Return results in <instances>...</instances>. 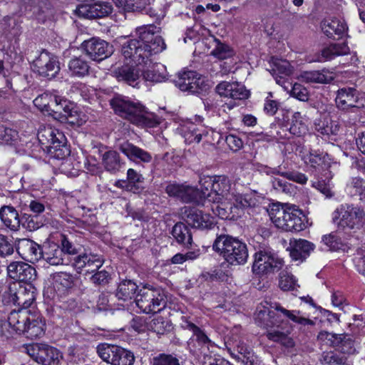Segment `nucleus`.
I'll use <instances>...</instances> for the list:
<instances>
[{
    "label": "nucleus",
    "instance_id": "nucleus-1",
    "mask_svg": "<svg viewBox=\"0 0 365 365\" xmlns=\"http://www.w3.org/2000/svg\"><path fill=\"white\" fill-rule=\"evenodd\" d=\"M160 27L149 24L136 29L138 38L126 39L121 45V54L130 63L148 64L149 58L163 51L165 44L158 35Z\"/></svg>",
    "mask_w": 365,
    "mask_h": 365
},
{
    "label": "nucleus",
    "instance_id": "nucleus-2",
    "mask_svg": "<svg viewBox=\"0 0 365 365\" xmlns=\"http://www.w3.org/2000/svg\"><path fill=\"white\" fill-rule=\"evenodd\" d=\"M58 245L63 256L73 257L71 264L78 273H82L83 271L86 274L92 273L103 264L104 261L100 255L86 252L81 253V247L64 235H61Z\"/></svg>",
    "mask_w": 365,
    "mask_h": 365
},
{
    "label": "nucleus",
    "instance_id": "nucleus-3",
    "mask_svg": "<svg viewBox=\"0 0 365 365\" xmlns=\"http://www.w3.org/2000/svg\"><path fill=\"white\" fill-rule=\"evenodd\" d=\"M212 248L232 265L245 264L249 257L247 245L228 235L217 236Z\"/></svg>",
    "mask_w": 365,
    "mask_h": 365
},
{
    "label": "nucleus",
    "instance_id": "nucleus-4",
    "mask_svg": "<svg viewBox=\"0 0 365 365\" xmlns=\"http://www.w3.org/2000/svg\"><path fill=\"white\" fill-rule=\"evenodd\" d=\"M37 138L43 149L47 151L51 158L60 160L70 155V150L66 143V138L58 130L51 126L41 127L38 129Z\"/></svg>",
    "mask_w": 365,
    "mask_h": 365
},
{
    "label": "nucleus",
    "instance_id": "nucleus-5",
    "mask_svg": "<svg viewBox=\"0 0 365 365\" xmlns=\"http://www.w3.org/2000/svg\"><path fill=\"white\" fill-rule=\"evenodd\" d=\"M260 304L263 309L258 311L256 320L260 321L259 325L265 328L274 325V322L269 319L274 315L273 311L271 310L272 309L280 312L282 317L298 324L302 326L314 325V322L312 320L303 317L299 310H288L282 307L279 303L267 299L262 302Z\"/></svg>",
    "mask_w": 365,
    "mask_h": 365
},
{
    "label": "nucleus",
    "instance_id": "nucleus-6",
    "mask_svg": "<svg viewBox=\"0 0 365 365\" xmlns=\"http://www.w3.org/2000/svg\"><path fill=\"white\" fill-rule=\"evenodd\" d=\"M255 204V200L251 195H242L235 190L232 197L225 203L212 207V210L222 219H233L240 216L244 209L254 206Z\"/></svg>",
    "mask_w": 365,
    "mask_h": 365
},
{
    "label": "nucleus",
    "instance_id": "nucleus-7",
    "mask_svg": "<svg viewBox=\"0 0 365 365\" xmlns=\"http://www.w3.org/2000/svg\"><path fill=\"white\" fill-rule=\"evenodd\" d=\"M135 303L142 312L149 314L161 311L165 307L167 301L162 289L145 285L135 296Z\"/></svg>",
    "mask_w": 365,
    "mask_h": 365
},
{
    "label": "nucleus",
    "instance_id": "nucleus-8",
    "mask_svg": "<svg viewBox=\"0 0 365 365\" xmlns=\"http://www.w3.org/2000/svg\"><path fill=\"white\" fill-rule=\"evenodd\" d=\"M334 218L339 219L338 227L343 230L356 232L362 225L361 220L365 211L360 206L354 204H342L335 211Z\"/></svg>",
    "mask_w": 365,
    "mask_h": 365
},
{
    "label": "nucleus",
    "instance_id": "nucleus-9",
    "mask_svg": "<svg viewBox=\"0 0 365 365\" xmlns=\"http://www.w3.org/2000/svg\"><path fill=\"white\" fill-rule=\"evenodd\" d=\"M96 349L99 357L112 365H132L135 360L133 352L118 346L101 344Z\"/></svg>",
    "mask_w": 365,
    "mask_h": 365
},
{
    "label": "nucleus",
    "instance_id": "nucleus-10",
    "mask_svg": "<svg viewBox=\"0 0 365 365\" xmlns=\"http://www.w3.org/2000/svg\"><path fill=\"white\" fill-rule=\"evenodd\" d=\"M26 352L36 362L41 365H59L61 353L56 348L45 344H30L25 347Z\"/></svg>",
    "mask_w": 365,
    "mask_h": 365
},
{
    "label": "nucleus",
    "instance_id": "nucleus-11",
    "mask_svg": "<svg viewBox=\"0 0 365 365\" xmlns=\"http://www.w3.org/2000/svg\"><path fill=\"white\" fill-rule=\"evenodd\" d=\"M252 272L259 275L273 273L280 270L284 261L269 250H259L254 255Z\"/></svg>",
    "mask_w": 365,
    "mask_h": 365
},
{
    "label": "nucleus",
    "instance_id": "nucleus-12",
    "mask_svg": "<svg viewBox=\"0 0 365 365\" xmlns=\"http://www.w3.org/2000/svg\"><path fill=\"white\" fill-rule=\"evenodd\" d=\"M335 103L339 110L345 112H355L365 106L359 91L351 87L339 88L336 93Z\"/></svg>",
    "mask_w": 365,
    "mask_h": 365
},
{
    "label": "nucleus",
    "instance_id": "nucleus-13",
    "mask_svg": "<svg viewBox=\"0 0 365 365\" xmlns=\"http://www.w3.org/2000/svg\"><path fill=\"white\" fill-rule=\"evenodd\" d=\"M182 220L192 228L211 230L215 226V219L195 207L185 206L181 209Z\"/></svg>",
    "mask_w": 365,
    "mask_h": 365
},
{
    "label": "nucleus",
    "instance_id": "nucleus-14",
    "mask_svg": "<svg viewBox=\"0 0 365 365\" xmlns=\"http://www.w3.org/2000/svg\"><path fill=\"white\" fill-rule=\"evenodd\" d=\"M235 189L232 188L231 181L226 175H215L214 182L211 191L207 195V200L218 205L219 204L225 203L230 197H232V191Z\"/></svg>",
    "mask_w": 365,
    "mask_h": 365
},
{
    "label": "nucleus",
    "instance_id": "nucleus-15",
    "mask_svg": "<svg viewBox=\"0 0 365 365\" xmlns=\"http://www.w3.org/2000/svg\"><path fill=\"white\" fill-rule=\"evenodd\" d=\"M81 48L88 57L96 61H101L113 53V46L98 38L84 41L81 44Z\"/></svg>",
    "mask_w": 365,
    "mask_h": 365
},
{
    "label": "nucleus",
    "instance_id": "nucleus-16",
    "mask_svg": "<svg viewBox=\"0 0 365 365\" xmlns=\"http://www.w3.org/2000/svg\"><path fill=\"white\" fill-rule=\"evenodd\" d=\"M115 113L133 123L137 114L140 113L143 105L134 102L130 98L121 95L115 96L110 101Z\"/></svg>",
    "mask_w": 365,
    "mask_h": 365
},
{
    "label": "nucleus",
    "instance_id": "nucleus-17",
    "mask_svg": "<svg viewBox=\"0 0 365 365\" xmlns=\"http://www.w3.org/2000/svg\"><path fill=\"white\" fill-rule=\"evenodd\" d=\"M174 83L181 91L192 93H200L205 86L204 78L193 71L179 73Z\"/></svg>",
    "mask_w": 365,
    "mask_h": 365
},
{
    "label": "nucleus",
    "instance_id": "nucleus-18",
    "mask_svg": "<svg viewBox=\"0 0 365 365\" xmlns=\"http://www.w3.org/2000/svg\"><path fill=\"white\" fill-rule=\"evenodd\" d=\"M10 300L15 304L28 309L36 300V288L31 283L25 284H19V287L16 284L11 287Z\"/></svg>",
    "mask_w": 365,
    "mask_h": 365
},
{
    "label": "nucleus",
    "instance_id": "nucleus-19",
    "mask_svg": "<svg viewBox=\"0 0 365 365\" xmlns=\"http://www.w3.org/2000/svg\"><path fill=\"white\" fill-rule=\"evenodd\" d=\"M34 67L41 76L51 78L60 71L56 58L47 51H43L34 61Z\"/></svg>",
    "mask_w": 365,
    "mask_h": 365
},
{
    "label": "nucleus",
    "instance_id": "nucleus-20",
    "mask_svg": "<svg viewBox=\"0 0 365 365\" xmlns=\"http://www.w3.org/2000/svg\"><path fill=\"white\" fill-rule=\"evenodd\" d=\"M8 276L20 282L31 283L36 277V271L24 262H12L7 266Z\"/></svg>",
    "mask_w": 365,
    "mask_h": 365
},
{
    "label": "nucleus",
    "instance_id": "nucleus-21",
    "mask_svg": "<svg viewBox=\"0 0 365 365\" xmlns=\"http://www.w3.org/2000/svg\"><path fill=\"white\" fill-rule=\"evenodd\" d=\"M16 250L23 259L31 263H35L42 257V247L30 239H19Z\"/></svg>",
    "mask_w": 365,
    "mask_h": 365
},
{
    "label": "nucleus",
    "instance_id": "nucleus-22",
    "mask_svg": "<svg viewBox=\"0 0 365 365\" xmlns=\"http://www.w3.org/2000/svg\"><path fill=\"white\" fill-rule=\"evenodd\" d=\"M215 90L220 96L233 100H245L250 96V91L245 86L237 81H222L216 86Z\"/></svg>",
    "mask_w": 365,
    "mask_h": 365
},
{
    "label": "nucleus",
    "instance_id": "nucleus-23",
    "mask_svg": "<svg viewBox=\"0 0 365 365\" xmlns=\"http://www.w3.org/2000/svg\"><path fill=\"white\" fill-rule=\"evenodd\" d=\"M165 192L169 196L177 197L184 202H197L199 195V189L177 183L168 185Z\"/></svg>",
    "mask_w": 365,
    "mask_h": 365
},
{
    "label": "nucleus",
    "instance_id": "nucleus-24",
    "mask_svg": "<svg viewBox=\"0 0 365 365\" xmlns=\"http://www.w3.org/2000/svg\"><path fill=\"white\" fill-rule=\"evenodd\" d=\"M322 30L329 38H342L348 31V26L341 19L332 18L324 20L321 24Z\"/></svg>",
    "mask_w": 365,
    "mask_h": 365
},
{
    "label": "nucleus",
    "instance_id": "nucleus-25",
    "mask_svg": "<svg viewBox=\"0 0 365 365\" xmlns=\"http://www.w3.org/2000/svg\"><path fill=\"white\" fill-rule=\"evenodd\" d=\"M182 136L187 144L199 143L203 138H207L210 130L203 125L187 123L180 128Z\"/></svg>",
    "mask_w": 365,
    "mask_h": 365
},
{
    "label": "nucleus",
    "instance_id": "nucleus-26",
    "mask_svg": "<svg viewBox=\"0 0 365 365\" xmlns=\"http://www.w3.org/2000/svg\"><path fill=\"white\" fill-rule=\"evenodd\" d=\"M314 245L304 239H291L287 250L294 260H304L314 250Z\"/></svg>",
    "mask_w": 365,
    "mask_h": 365
},
{
    "label": "nucleus",
    "instance_id": "nucleus-27",
    "mask_svg": "<svg viewBox=\"0 0 365 365\" xmlns=\"http://www.w3.org/2000/svg\"><path fill=\"white\" fill-rule=\"evenodd\" d=\"M143 69L140 70L141 76L146 81L160 83L166 78L165 67L158 63H153L150 59L148 64H143Z\"/></svg>",
    "mask_w": 365,
    "mask_h": 365
},
{
    "label": "nucleus",
    "instance_id": "nucleus-28",
    "mask_svg": "<svg viewBox=\"0 0 365 365\" xmlns=\"http://www.w3.org/2000/svg\"><path fill=\"white\" fill-rule=\"evenodd\" d=\"M31 317L30 311L25 308L11 311L8 317L10 328L14 329L16 334H24Z\"/></svg>",
    "mask_w": 365,
    "mask_h": 365
},
{
    "label": "nucleus",
    "instance_id": "nucleus-29",
    "mask_svg": "<svg viewBox=\"0 0 365 365\" xmlns=\"http://www.w3.org/2000/svg\"><path fill=\"white\" fill-rule=\"evenodd\" d=\"M0 220L2 224L12 232L19 231L21 219L16 209L11 205H3L0 208Z\"/></svg>",
    "mask_w": 365,
    "mask_h": 365
},
{
    "label": "nucleus",
    "instance_id": "nucleus-30",
    "mask_svg": "<svg viewBox=\"0 0 365 365\" xmlns=\"http://www.w3.org/2000/svg\"><path fill=\"white\" fill-rule=\"evenodd\" d=\"M290 206L287 205L273 204L268 210L269 216L274 225L285 230L287 224L290 218Z\"/></svg>",
    "mask_w": 365,
    "mask_h": 365
},
{
    "label": "nucleus",
    "instance_id": "nucleus-31",
    "mask_svg": "<svg viewBox=\"0 0 365 365\" xmlns=\"http://www.w3.org/2000/svg\"><path fill=\"white\" fill-rule=\"evenodd\" d=\"M41 259L48 264L57 266L64 264L63 255L60 246L54 242L43 245L42 247Z\"/></svg>",
    "mask_w": 365,
    "mask_h": 365
},
{
    "label": "nucleus",
    "instance_id": "nucleus-32",
    "mask_svg": "<svg viewBox=\"0 0 365 365\" xmlns=\"http://www.w3.org/2000/svg\"><path fill=\"white\" fill-rule=\"evenodd\" d=\"M102 165L104 169L110 174H115L121 170L125 162L121 159L120 154L113 150H108L102 154Z\"/></svg>",
    "mask_w": 365,
    "mask_h": 365
},
{
    "label": "nucleus",
    "instance_id": "nucleus-33",
    "mask_svg": "<svg viewBox=\"0 0 365 365\" xmlns=\"http://www.w3.org/2000/svg\"><path fill=\"white\" fill-rule=\"evenodd\" d=\"M119 149L131 160H139L147 163H150L152 160L150 153L128 141L121 143Z\"/></svg>",
    "mask_w": 365,
    "mask_h": 365
},
{
    "label": "nucleus",
    "instance_id": "nucleus-34",
    "mask_svg": "<svg viewBox=\"0 0 365 365\" xmlns=\"http://www.w3.org/2000/svg\"><path fill=\"white\" fill-rule=\"evenodd\" d=\"M171 235L176 242L185 248L192 244V236L190 229L184 222L176 223L172 229Z\"/></svg>",
    "mask_w": 365,
    "mask_h": 365
},
{
    "label": "nucleus",
    "instance_id": "nucleus-35",
    "mask_svg": "<svg viewBox=\"0 0 365 365\" xmlns=\"http://www.w3.org/2000/svg\"><path fill=\"white\" fill-rule=\"evenodd\" d=\"M140 68L134 66H124L115 71V75L118 81H123L133 87L138 85V80L140 77Z\"/></svg>",
    "mask_w": 365,
    "mask_h": 365
},
{
    "label": "nucleus",
    "instance_id": "nucleus-36",
    "mask_svg": "<svg viewBox=\"0 0 365 365\" xmlns=\"http://www.w3.org/2000/svg\"><path fill=\"white\" fill-rule=\"evenodd\" d=\"M314 128L319 134L327 137L336 135L340 129L339 123L329 116L317 119L314 123Z\"/></svg>",
    "mask_w": 365,
    "mask_h": 365
},
{
    "label": "nucleus",
    "instance_id": "nucleus-37",
    "mask_svg": "<svg viewBox=\"0 0 365 365\" xmlns=\"http://www.w3.org/2000/svg\"><path fill=\"white\" fill-rule=\"evenodd\" d=\"M290 218L285 228L286 232H300L305 229V216L296 205H290Z\"/></svg>",
    "mask_w": 365,
    "mask_h": 365
},
{
    "label": "nucleus",
    "instance_id": "nucleus-38",
    "mask_svg": "<svg viewBox=\"0 0 365 365\" xmlns=\"http://www.w3.org/2000/svg\"><path fill=\"white\" fill-rule=\"evenodd\" d=\"M349 53V48L347 44L334 43L324 48L321 51V56L317 61H325L331 60L336 56L346 55Z\"/></svg>",
    "mask_w": 365,
    "mask_h": 365
},
{
    "label": "nucleus",
    "instance_id": "nucleus-39",
    "mask_svg": "<svg viewBox=\"0 0 365 365\" xmlns=\"http://www.w3.org/2000/svg\"><path fill=\"white\" fill-rule=\"evenodd\" d=\"M302 81L306 83H329L333 81L331 73L327 70L304 71L300 74Z\"/></svg>",
    "mask_w": 365,
    "mask_h": 365
},
{
    "label": "nucleus",
    "instance_id": "nucleus-40",
    "mask_svg": "<svg viewBox=\"0 0 365 365\" xmlns=\"http://www.w3.org/2000/svg\"><path fill=\"white\" fill-rule=\"evenodd\" d=\"M186 328L192 332L193 340L203 349V354L206 353L205 349L209 350L214 345L205 332L192 322H187Z\"/></svg>",
    "mask_w": 365,
    "mask_h": 365
},
{
    "label": "nucleus",
    "instance_id": "nucleus-41",
    "mask_svg": "<svg viewBox=\"0 0 365 365\" xmlns=\"http://www.w3.org/2000/svg\"><path fill=\"white\" fill-rule=\"evenodd\" d=\"M45 323L41 318L35 317L31 315L29 322L26 325V329L24 332L27 338L34 339L42 336L45 333Z\"/></svg>",
    "mask_w": 365,
    "mask_h": 365
},
{
    "label": "nucleus",
    "instance_id": "nucleus-42",
    "mask_svg": "<svg viewBox=\"0 0 365 365\" xmlns=\"http://www.w3.org/2000/svg\"><path fill=\"white\" fill-rule=\"evenodd\" d=\"M68 69L71 76L82 78L88 75L90 66L82 56H75L70 60Z\"/></svg>",
    "mask_w": 365,
    "mask_h": 365
},
{
    "label": "nucleus",
    "instance_id": "nucleus-43",
    "mask_svg": "<svg viewBox=\"0 0 365 365\" xmlns=\"http://www.w3.org/2000/svg\"><path fill=\"white\" fill-rule=\"evenodd\" d=\"M137 289L138 285L133 281L123 280L118 284L115 296L118 299L127 301L135 296Z\"/></svg>",
    "mask_w": 365,
    "mask_h": 365
},
{
    "label": "nucleus",
    "instance_id": "nucleus-44",
    "mask_svg": "<svg viewBox=\"0 0 365 365\" xmlns=\"http://www.w3.org/2000/svg\"><path fill=\"white\" fill-rule=\"evenodd\" d=\"M284 127L286 128L285 131H288L289 135L298 137L304 136L308 133V127L304 122L299 112L294 113L290 126L289 128H287V126ZM282 129L284 131L283 128H282Z\"/></svg>",
    "mask_w": 365,
    "mask_h": 365
},
{
    "label": "nucleus",
    "instance_id": "nucleus-45",
    "mask_svg": "<svg viewBox=\"0 0 365 365\" xmlns=\"http://www.w3.org/2000/svg\"><path fill=\"white\" fill-rule=\"evenodd\" d=\"M151 0H113L115 4L128 12H140L146 9Z\"/></svg>",
    "mask_w": 365,
    "mask_h": 365
},
{
    "label": "nucleus",
    "instance_id": "nucleus-46",
    "mask_svg": "<svg viewBox=\"0 0 365 365\" xmlns=\"http://www.w3.org/2000/svg\"><path fill=\"white\" fill-rule=\"evenodd\" d=\"M237 352L235 358L245 365H261L262 361L245 344L237 345Z\"/></svg>",
    "mask_w": 365,
    "mask_h": 365
},
{
    "label": "nucleus",
    "instance_id": "nucleus-47",
    "mask_svg": "<svg viewBox=\"0 0 365 365\" xmlns=\"http://www.w3.org/2000/svg\"><path fill=\"white\" fill-rule=\"evenodd\" d=\"M139 113L134 118L133 123L148 128H155L159 125L160 122L158 118L153 113H148L143 106Z\"/></svg>",
    "mask_w": 365,
    "mask_h": 365
},
{
    "label": "nucleus",
    "instance_id": "nucleus-48",
    "mask_svg": "<svg viewBox=\"0 0 365 365\" xmlns=\"http://www.w3.org/2000/svg\"><path fill=\"white\" fill-rule=\"evenodd\" d=\"M319 360L322 365H349L344 354L334 351H324Z\"/></svg>",
    "mask_w": 365,
    "mask_h": 365
},
{
    "label": "nucleus",
    "instance_id": "nucleus-49",
    "mask_svg": "<svg viewBox=\"0 0 365 365\" xmlns=\"http://www.w3.org/2000/svg\"><path fill=\"white\" fill-rule=\"evenodd\" d=\"M271 73L272 76H289L292 73L291 66L288 61L277 58L271 59Z\"/></svg>",
    "mask_w": 365,
    "mask_h": 365
},
{
    "label": "nucleus",
    "instance_id": "nucleus-50",
    "mask_svg": "<svg viewBox=\"0 0 365 365\" xmlns=\"http://www.w3.org/2000/svg\"><path fill=\"white\" fill-rule=\"evenodd\" d=\"M267 336L269 340L279 342L287 348H292L295 345V342L292 337L287 334L279 330L268 331Z\"/></svg>",
    "mask_w": 365,
    "mask_h": 365
},
{
    "label": "nucleus",
    "instance_id": "nucleus-51",
    "mask_svg": "<svg viewBox=\"0 0 365 365\" xmlns=\"http://www.w3.org/2000/svg\"><path fill=\"white\" fill-rule=\"evenodd\" d=\"M56 95L43 93L34 100V106L41 111L51 114V107Z\"/></svg>",
    "mask_w": 365,
    "mask_h": 365
},
{
    "label": "nucleus",
    "instance_id": "nucleus-52",
    "mask_svg": "<svg viewBox=\"0 0 365 365\" xmlns=\"http://www.w3.org/2000/svg\"><path fill=\"white\" fill-rule=\"evenodd\" d=\"M93 19L108 16L113 11V6L106 1H98L92 4Z\"/></svg>",
    "mask_w": 365,
    "mask_h": 365
},
{
    "label": "nucleus",
    "instance_id": "nucleus-53",
    "mask_svg": "<svg viewBox=\"0 0 365 365\" xmlns=\"http://www.w3.org/2000/svg\"><path fill=\"white\" fill-rule=\"evenodd\" d=\"M279 287L282 289L295 290L299 286L295 277L287 271H282L280 273Z\"/></svg>",
    "mask_w": 365,
    "mask_h": 365
},
{
    "label": "nucleus",
    "instance_id": "nucleus-54",
    "mask_svg": "<svg viewBox=\"0 0 365 365\" xmlns=\"http://www.w3.org/2000/svg\"><path fill=\"white\" fill-rule=\"evenodd\" d=\"M22 226L27 230L35 231L41 227L43 225L38 215L24 214L22 217Z\"/></svg>",
    "mask_w": 365,
    "mask_h": 365
},
{
    "label": "nucleus",
    "instance_id": "nucleus-55",
    "mask_svg": "<svg viewBox=\"0 0 365 365\" xmlns=\"http://www.w3.org/2000/svg\"><path fill=\"white\" fill-rule=\"evenodd\" d=\"M211 54L220 60H224L232 57L235 52L229 45L217 41V45L212 51Z\"/></svg>",
    "mask_w": 365,
    "mask_h": 365
},
{
    "label": "nucleus",
    "instance_id": "nucleus-56",
    "mask_svg": "<svg viewBox=\"0 0 365 365\" xmlns=\"http://www.w3.org/2000/svg\"><path fill=\"white\" fill-rule=\"evenodd\" d=\"M170 324L163 317H157L148 324V329L157 334H164L170 329Z\"/></svg>",
    "mask_w": 365,
    "mask_h": 365
},
{
    "label": "nucleus",
    "instance_id": "nucleus-57",
    "mask_svg": "<svg viewBox=\"0 0 365 365\" xmlns=\"http://www.w3.org/2000/svg\"><path fill=\"white\" fill-rule=\"evenodd\" d=\"M339 339V345H336L338 349L341 351L340 353L344 354H354L355 348L354 346V341L351 337L348 334H341Z\"/></svg>",
    "mask_w": 365,
    "mask_h": 365
},
{
    "label": "nucleus",
    "instance_id": "nucleus-58",
    "mask_svg": "<svg viewBox=\"0 0 365 365\" xmlns=\"http://www.w3.org/2000/svg\"><path fill=\"white\" fill-rule=\"evenodd\" d=\"M56 286H61L63 288H71L73 284V277L72 274L67 272H57L53 277Z\"/></svg>",
    "mask_w": 365,
    "mask_h": 365
},
{
    "label": "nucleus",
    "instance_id": "nucleus-59",
    "mask_svg": "<svg viewBox=\"0 0 365 365\" xmlns=\"http://www.w3.org/2000/svg\"><path fill=\"white\" fill-rule=\"evenodd\" d=\"M96 269L97 272L91 277V282L95 285L104 286L108 284L111 279L110 273L105 269Z\"/></svg>",
    "mask_w": 365,
    "mask_h": 365
},
{
    "label": "nucleus",
    "instance_id": "nucleus-60",
    "mask_svg": "<svg viewBox=\"0 0 365 365\" xmlns=\"http://www.w3.org/2000/svg\"><path fill=\"white\" fill-rule=\"evenodd\" d=\"M340 335L323 331L319 333L317 338L328 346L336 347V345H339V339H341Z\"/></svg>",
    "mask_w": 365,
    "mask_h": 365
},
{
    "label": "nucleus",
    "instance_id": "nucleus-61",
    "mask_svg": "<svg viewBox=\"0 0 365 365\" xmlns=\"http://www.w3.org/2000/svg\"><path fill=\"white\" fill-rule=\"evenodd\" d=\"M322 242L330 250H337L342 246L340 238L335 233H330L322 237Z\"/></svg>",
    "mask_w": 365,
    "mask_h": 365
},
{
    "label": "nucleus",
    "instance_id": "nucleus-62",
    "mask_svg": "<svg viewBox=\"0 0 365 365\" xmlns=\"http://www.w3.org/2000/svg\"><path fill=\"white\" fill-rule=\"evenodd\" d=\"M290 95L301 101H307L309 99V93L307 88L299 83L293 85Z\"/></svg>",
    "mask_w": 365,
    "mask_h": 365
},
{
    "label": "nucleus",
    "instance_id": "nucleus-63",
    "mask_svg": "<svg viewBox=\"0 0 365 365\" xmlns=\"http://www.w3.org/2000/svg\"><path fill=\"white\" fill-rule=\"evenodd\" d=\"M282 176L301 185L306 184L308 180V178L304 173L297 170L284 172Z\"/></svg>",
    "mask_w": 365,
    "mask_h": 365
},
{
    "label": "nucleus",
    "instance_id": "nucleus-64",
    "mask_svg": "<svg viewBox=\"0 0 365 365\" xmlns=\"http://www.w3.org/2000/svg\"><path fill=\"white\" fill-rule=\"evenodd\" d=\"M202 362L203 365H232L227 360L220 356H212L207 353H204Z\"/></svg>",
    "mask_w": 365,
    "mask_h": 365
}]
</instances>
